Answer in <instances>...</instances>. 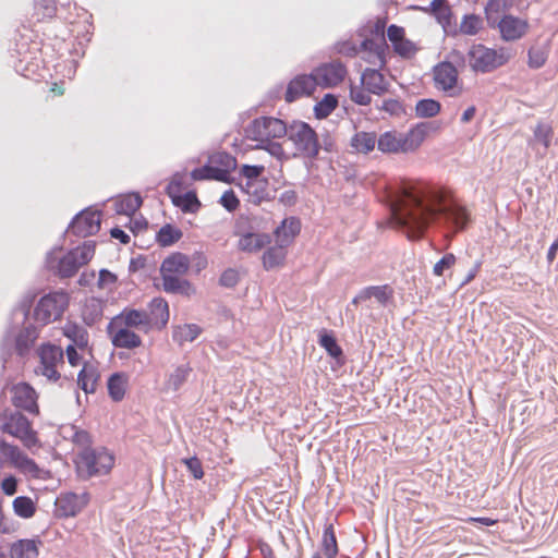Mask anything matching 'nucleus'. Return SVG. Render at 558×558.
<instances>
[{
    "label": "nucleus",
    "mask_w": 558,
    "mask_h": 558,
    "mask_svg": "<svg viewBox=\"0 0 558 558\" xmlns=\"http://www.w3.org/2000/svg\"><path fill=\"white\" fill-rule=\"evenodd\" d=\"M395 197L391 208L395 225L416 236L434 222H444L456 230H462L468 225L465 208L448 201L444 192L402 182Z\"/></svg>",
    "instance_id": "1"
},
{
    "label": "nucleus",
    "mask_w": 558,
    "mask_h": 558,
    "mask_svg": "<svg viewBox=\"0 0 558 558\" xmlns=\"http://www.w3.org/2000/svg\"><path fill=\"white\" fill-rule=\"evenodd\" d=\"M96 242L93 240L85 241L82 246L70 250L63 257L57 258V247L47 253L46 263L49 269H56V275L61 279L72 278L78 269L86 265L94 256Z\"/></svg>",
    "instance_id": "2"
},
{
    "label": "nucleus",
    "mask_w": 558,
    "mask_h": 558,
    "mask_svg": "<svg viewBox=\"0 0 558 558\" xmlns=\"http://www.w3.org/2000/svg\"><path fill=\"white\" fill-rule=\"evenodd\" d=\"M294 147V157H302L314 161L320 151V140L316 131L306 122L293 120L289 124L287 135Z\"/></svg>",
    "instance_id": "3"
},
{
    "label": "nucleus",
    "mask_w": 558,
    "mask_h": 558,
    "mask_svg": "<svg viewBox=\"0 0 558 558\" xmlns=\"http://www.w3.org/2000/svg\"><path fill=\"white\" fill-rule=\"evenodd\" d=\"M113 464L114 458L106 448H85L77 454L76 469L80 476L90 478L107 474Z\"/></svg>",
    "instance_id": "4"
},
{
    "label": "nucleus",
    "mask_w": 558,
    "mask_h": 558,
    "mask_svg": "<svg viewBox=\"0 0 558 558\" xmlns=\"http://www.w3.org/2000/svg\"><path fill=\"white\" fill-rule=\"evenodd\" d=\"M37 338L38 330L32 324L25 326L16 335H13L11 330H8L3 336L0 347V357L3 362V365L12 356L13 352H15L21 357L26 356Z\"/></svg>",
    "instance_id": "5"
},
{
    "label": "nucleus",
    "mask_w": 558,
    "mask_h": 558,
    "mask_svg": "<svg viewBox=\"0 0 558 558\" xmlns=\"http://www.w3.org/2000/svg\"><path fill=\"white\" fill-rule=\"evenodd\" d=\"M69 306V294L65 291L50 292L40 298L35 310L34 319L43 326L59 319Z\"/></svg>",
    "instance_id": "6"
},
{
    "label": "nucleus",
    "mask_w": 558,
    "mask_h": 558,
    "mask_svg": "<svg viewBox=\"0 0 558 558\" xmlns=\"http://www.w3.org/2000/svg\"><path fill=\"white\" fill-rule=\"evenodd\" d=\"M244 131L247 138L264 143L268 142V140L287 136L289 124L278 118L260 117L254 119Z\"/></svg>",
    "instance_id": "7"
},
{
    "label": "nucleus",
    "mask_w": 558,
    "mask_h": 558,
    "mask_svg": "<svg viewBox=\"0 0 558 558\" xmlns=\"http://www.w3.org/2000/svg\"><path fill=\"white\" fill-rule=\"evenodd\" d=\"M469 63L473 71L489 73L506 64L510 56L504 49L499 51L487 48L483 45L473 46L469 52Z\"/></svg>",
    "instance_id": "8"
},
{
    "label": "nucleus",
    "mask_w": 558,
    "mask_h": 558,
    "mask_svg": "<svg viewBox=\"0 0 558 558\" xmlns=\"http://www.w3.org/2000/svg\"><path fill=\"white\" fill-rule=\"evenodd\" d=\"M2 430L20 438L27 447H32L37 442L36 433L33 430L31 422L19 411L4 414Z\"/></svg>",
    "instance_id": "9"
},
{
    "label": "nucleus",
    "mask_w": 558,
    "mask_h": 558,
    "mask_svg": "<svg viewBox=\"0 0 558 558\" xmlns=\"http://www.w3.org/2000/svg\"><path fill=\"white\" fill-rule=\"evenodd\" d=\"M38 356L40 364L37 373L45 376L51 381H57L60 378V373L57 367L59 364L63 365V350L61 347L52 343H44L38 349Z\"/></svg>",
    "instance_id": "10"
},
{
    "label": "nucleus",
    "mask_w": 558,
    "mask_h": 558,
    "mask_svg": "<svg viewBox=\"0 0 558 558\" xmlns=\"http://www.w3.org/2000/svg\"><path fill=\"white\" fill-rule=\"evenodd\" d=\"M100 216L101 213L99 210L84 209L74 216L66 232L80 238L96 234L100 229Z\"/></svg>",
    "instance_id": "11"
},
{
    "label": "nucleus",
    "mask_w": 558,
    "mask_h": 558,
    "mask_svg": "<svg viewBox=\"0 0 558 558\" xmlns=\"http://www.w3.org/2000/svg\"><path fill=\"white\" fill-rule=\"evenodd\" d=\"M435 86L449 93V96H457L456 86L459 78V73L451 61H442L436 64L433 69Z\"/></svg>",
    "instance_id": "12"
},
{
    "label": "nucleus",
    "mask_w": 558,
    "mask_h": 558,
    "mask_svg": "<svg viewBox=\"0 0 558 558\" xmlns=\"http://www.w3.org/2000/svg\"><path fill=\"white\" fill-rule=\"evenodd\" d=\"M317 85L333 87L341 83L347 75V68L340 61H332L317 66L313 71Z\"/></svg>",
    "instance_id": "13"
},
{
    "label": "nucleus",
    "mask_w": 558,
    "mask_h": 558,
    "mask_svg": "<svg viewBox=\"0 0 558 558\" xmlns=\"http://www.w3.org/2000/svg\"><path fill=\"white\" fill-rule=\"evenodd\" d=\"M124 325L128 328H137L141 330L148 331L149 324L146 315V310H136L125 307L119 315L113 317L108 324V333H112V329L117 326Z\"/></svg>",
    "instance_id": "14"
},
{
    "label": "nucleus",
    "mask_w": 558,
    "mask_h": 558,
    "mask_svg": "<svg viewBox=\"0 0 558 558\" xmlns=\"http://www.w3.org/2000/svg\"><path fill=\"white\" fill-rule=\"evenodd\" d=\"M12 404L21 410L31 414H38L39 408L37 404V392L27 383H19L11 388Z\"/></svg>",
    "instance_id": "15"
},
{
    "label": "nucleus",
    "mask_w": 558,
    "mask_h": 558,
    "mask_svg": "<svg viewBox=\"0 0 558 558\" xmlns=\"http://www.w3.org/2000/svg\"><path fill=\"white\" fill-rule=\"evenodd\" d=\"M88 501L89 496L87 493L78 495L70 492L61 494L56 500V506L60 517L69 518L80 513Z\"/></svg>",
    "instance_id": "16"
},
{
    "label": "nucleus",
    "mask_w": 558,
    "mask_h": 558,
    "mask_svg": "<svg viewBox=\"0 0 558 558\" xmlns=\"http://www.w3.org/2000/svg\"><path fill=\"white\" fill-rule=\"evenodd\" d=\"M316 86L317 83L313 73L296 75L288 84L284 100L291 104L303 96H310L316 89Z\"/></svg>",
    "instance_id": "17"
},
{
    "label": "nucleus",
    "mask_w": 558,
    "mask_h": 558,
    "mask_svg": "<svg viewBox=\"0 0 558 558\" xmlns=\"http://www.w3.org/2000/svg\"><path fill=\"white\" fill-rule=\"evenodd\" d=\"M496 27H498L504 40L513 41L525 35L529 24L525 20L513 15H504L499 21H497Z\"/></svg>",
    "instance_id": "18"
},
{
    "label": "nucleus",
    "mask_w": 558,
    "mask_h": 558,
    "mask_svg": "<svg viewBox=\"0 0 558 558\" xmlns=\"http://www.w3.org/2000/svg\"><path fill=\"white\" fill-rule=\"evenodd\" d=\"M240 187L248 196L247 201L254 205H259L262 202L270 201L275 197L271 195L269 182L266 178L256 181H245L244 184H240Z\"/></svg>",
    "instance_id": "19"
},
{
    "label": "nucleus",
    "mask_w": 558,
    "mask_h": 558,
    "mask_svg": "<svg viewBox=\"0 0 558 558\" xmlns=\"http://www.w3.org/2000/svg\"><path fill=\"white\" fill-rule=\"evenodd\" d=\"M148 317L149 328L162 329L169 322V305L168 302L162 298H154L146 311Z\"/></svg>",
    "instance_id": "20"
},
{
    "label": "nucleus",
    "mask_w": 558,
    "mask_h": 558,
    "mask_svg": "<svg viewBox=\"0 0 558 558\" xmlns=\"http://www.w3.org/2000/svg\"><path fill=\"white\" fill-rule=\"evenodd\" d=\"M191 266L190 257L181 252H174L163 259L160 266L161 276H184Z\"/></svg>",
    "instance_id": "21"
},
{
    "label": "nucleus",
    "mask_w": 558,
    "mask_h": 558,
    "mask_svg": "<svg viewBox=\"0 0 558 558\" xmlns=\"http://www.w3.org/2000/svg\"><path fill=\"white\" fill-rule=\"evenodd\" d=\"M361 85L371 94L380 96L388 92L389 84L383 73L376 69H365L361 75Z\"/></svg>",
    "instance_id": "22"
},
{
    "label": "nucleus",
    "mask_w": 558,
    "mask_h": 558,
    "mask_svg": "<svg viewBox=\"0 0 558 558\" xmlns=\"http://www.w3.org/2000/svg\"><path fill=\"white\" fill-rule=\"evenodd\" d=\"M271 243L268 233L245 232L238 241V248L245 253H257Z\"/></svg>",
    "instance_id": "23"
},
{
    "label": "nucleus",
    "mask_w": 558,
    "mask_h": 558,
    "mask_svg": "<svg viewBox=\"0 0 558 558\" xmlns=\"http://www.w3.org/2000/svg\"><path fill=\"white\" fill-rule=\"evenodd\" d=\"M111 342L116 348L135 349L142 344L141 337L128 327L117 326L112 329Z\"/></svg>",
    "instance_id": "24"
},
{
    "label": "nucleus",
    "mask_w": 558,
    "mask_h": 558,
    "mask_svg": "<svg viewBox=\"0 0 558 558\" xmlns=\"http://www.w3.org/2000/svg\"><path fill=\"white\" fill-rule=\"evenodd\" d=\"M162 278V289L167 293L179 294L183 296H192L195 294V288L187 280L182 278V276H161Z\"/></svg>",
    "instance_id": "25"
},
{
    "label": "nucleus",
    "mask_w": 558,
    "mask_h": 558,
    "mask_svg": "<svg viewBox=\"0 0 558 558\" xmlns=\"http://www.w3.org/2000/svg\"><path fill=\"white\" fill-rule=\"evenodd\" d=\"M301 222L295 217L286 218L275 229L274 234L278 243L290 245L293 239L300 233Z\"/></svg>",
    "instance_id": "26"
},
{
    "label": "nucleus",
    "mask_w": 558,
    "mask_h": 558,
    "mask_svg": "<svg viewBox=\"0 0 558 558\" xmlns=\"http://www.w3.org/2000/svg\"><path fill=\"white\" fill-rule=\"evenodd\" d=\"M428 125L426 122H421L405 134H401L403 153L414 151L421 146L427 135Z\"/></svg>",
    "instance_id": "27"
},
{
    "label": "nucleus",
    "mask_w": 558,
    "mask_h": 558,
    "mask_svg": "<svg viewBox=\"0 0 558 558\" xmlns=\"http://www.w3.org/2000/svg\"><path fill=\"white\" fill-rule=\"evenodd\" d=\"M318 343L326 350L328 355L336 360L339 366L345 363L342 348L338 344L336 337L332 332L324 330L319 335Z\"/></svg>",
    "instance_id": "28"
},
{
    "label": "nucleus",
    "mask_w": 558,
    "mask_h": 558,
    "mask_svg": "<svg viewBox=\"0 0 558 558\" xmlns=\"http://www.w3.org/2000/svg\"><path fill=\"white\" fill-rule=\"evenodd\" d=\"M202 332L203 328L197 324L178 325L172 329V339L182 347L185 342H193Z\"/></svg>",
    "instance_id": "29"
},
{
    "label": "nucleus",
    "mask_w": 558,
    "mask_h": 558,
    "mask_svg": "<svg viewBox=\"0 0 558 558\" xmlns=\"http://www.w3.org/2000/svg\"><path fill=\"white\" fill-rule=\"evenodd\" d=\"M104 315V303L98 298L87 299L83 310L82 317L87 326H93L101 319Z\"/></svg>",
    "instance_id": "30"
},
{
    "label": "nucleus",
    "mask_w": 558,
    "mask_h": 558,
    "mask_svg": "<svg viewBox=\"0 0 558 558\" xmlns=\"http://www.w3.org/2000/svg\"><path fill=\"white\" fill-rule=\"evenodd\" d=\"M63 335L72 341L71 344L84 349L88 344V332L76 323L68 322L62 328Z\"/></svg>",
    "instance_id": "31"
},
{
    "label": "nucleus",
    "mask_w": 558,
    "mask_h": 558,
    "mask_svg": "<svg viewBox=\"0 0 558 558\" xmlns=\"http://www.w3.org/2000/svg\"><path fill=\"white\" fill-rule=\"evenodd\" d=\"M377 147L383 153L396 154L403 153V144L401 134L387 131L377 138Z\"/></svg>",
    "instance_id": "32"
},
{
    "label": "nucleus",
    "mask_w": 558,
    "mask_h": 558,
    "mask_svg": "<svg viewBox=\"0 0 558 558\" xmlns=\"http://www.w3.org/2000/svg\"><path fill=\"white\" fill-rule=\"evenodd\" d=\"M191 177L195 181L202 180H216L219 182L229 183L227 180V171L220 170L217 166L205 165L199 168H195L191 172Z\"/></svg>",
    "instance_id": "33"
},
{
    "label": "nucleus",
    "mask_w": 558,
    "mask_h": 558,
    "mask_svg": "<svg viewBox=\"0 0 558 558\" xmlns=\"http://www.w3.org/2000/svg\"><path fill=\"white\" fill-rule=\"evenodd\" d=\"M143 204V199L137 193H130L116 201V211L119 215L132 216Z\"/></svg>",
    "instance_id": "34"
},
{
    "label": "nucleus",
    "mask_w": 558,
    "mask_h": 558,
    "mask_svg": "<svg viewBox=\"0 0 558 558\" xmlns=\"http://www.w3.org/2000/svg\"><path fill=\"white\" fill-rule=\"evenodd\" d=\"M10 558H35L38 549L34 539H20L10 546Z\"/></svg>",
    "instance_id": "35"
},
{
    "label": "nucleus",
    "mask_w": 558,
    "mask_h": 558,
    "mask_svg": "<svg viewBox=\"0 0 558 558\" xmlns=\"http://www.w3.org/2000/svg\"><path fill=\"white\" fill-rule=\"evenodd\" d=\"M286 247L282 243H278L268 247L263 255V266L266 270L278 267L286 259Z\"/></svg>",
    "instance_id": "36"
},
{
    "label": "nucleus",
    "mask_w": 558,
    "mask_h": 558,
    "mask_svg": "<svg viewBox=\"0 0 558 558\" xmlns=\"http://www.w3.org/2000/svg\"><path fill=\"white\" fill-rule=\"evenodd\" d=\"M511 7V0H488L485 5V15L489 27L495 28L499 15Z\"/></svg>",
    "instance_id": "37"
},
{
    "label": "nucleus",
    "mask_w": 558,
    "mask_h": 558,
    "mask_svg": "<svg viewBox=\"0 0 558 558\" xmlns=\"http://www.w3.org/2000/svg\"><path fill=\"white\" fill-rule=\"evenodd\" d=\"M183 236V232L171 223H166L156 233V242L161 247H168L177 243Z\"/></svg>",
    "instance_id": "38"
},
{
    "label": "nucleus",
    "mask_w": 558,
    "mask_h": 558,
    "mask_svg": "<svg viewBox=\"0 0 558 558\" xmlns=\"http://www.w3.org/2000/svg\"><path fill=\"white\" fill-rule=\"evenodd\" d=\"M128 378L123 373H113L107 383L109 397L119 402L124 398Z\"/></svg>",
    "instance_id": "39"
},
{
    "label": "nucleus",
    "mask_w": 558,
    "mask_h": 558,
    "mask_svg": "<svg viewBox=\"0 0 558 558\" xmlns=\"http://www.w3.org/2000/svg\"><path fill=\"white\" fill-rule=\"evenodd\" d=\"M320 548L326 558H335L338 555L337 537L331 523L324 527Z\"/></svg>",
    "instance_id": "40"
},
{
    "label": "nucleus",
    "mask_w": 558,
    "mask_h": 558,
    "mask_svg": "<svg viewBox=\"0 0 558 558\" xmlns=\"http://www.w3.org/2000/svg\"><path fill=\"white\" fill-rule=\"evenodd\" d=\"M98 374L95 367L85 364L77 376V385L85 393H93L96 389Z\"/></svg>",
    "instance_id": "41"
},
{
    "label": "nucleus",
    "mask_w": 558,
    "mask_h": 558,
    "mask_svg": "<svg viewBox=\"0 0 558 558\" xmlns=\"http://www.w3.org/2000/svg\"><path fill=\"white\" fill-rule=\"evenodd\" d=\"M376 143L377 137L374 132H357L351 140V146L363 154L372 151Z\"/></svg>",
    "instance_id": "42"
},
{
    "label": "nucleus",
    "mask_w": 558,
    "mask_h": 558,
    "mask_svg": "<svg viewBox=\"0 0 558 558\" xmlns=\"http://www.w3.org/2000/svg\"><path fill=\"white\" fill-rule=\"evenodd\" d=\"M549 50V43L532 46L527 51L529 66L531 69L542 68L548 59Z\"/></svg>",
    "instance_id": "43"
},
{
    "label": "nucleus",
    "mask_w": 558,
    "mask_h": 558,
    "mask_svg": "<svg viewBox=\"0 0 558 558\" xmlns=\"http://www.w3.org/2000/svg\"><path fill=\"white\" fill-rule=\"evenodd\" d=\"M429 10L442 26L451 25L452 11L447 0H433Z\"/></svg>",
    "instance_id": "44"
},
{
    "label": "nucleus",
    "mask_w": 558,
    "mask_h": 558,
    "mask_svg": "<svg viewBox=\"0 0 558 558\" xmlns=\"http://www.w3.org/2000/svg\"><path fill=\"white\" fill-rule=\"evenodd\" d=\"M553 134V128L548 123L538 122L533 130V140L530 142V144H542L544 147L542 156H544L550 146Z\"/></svg>",
    "instance_id": "45"
},
{
    "label": "nucleus",
    "mask_w": 558,
    "mask_h": 558,
    "mask_svg": "<svg viewBox=\"0 0 558 558\" xmlns=\"http://www.w3.org/2000/svg\"><path fill=\"white\" fill-rule=\"evenodd\" d=\"M171 197L172 203L183 213H195L201 207V203L195 192L189 191L182 195Z\"/></svg>",
    "instance_id": "46"
},
{
    "label": "nucleus",
    "mask_w": 558,
    "mask_h": 558,
    "mask_svg": "<svg viewBox=\"0 0 558 558\" xmlns=\"http://www.w3.org/2000/svg\"><path fill=\"white\" fill-rule=\"evenodd\" d=\"M441 110L439 101L432 98H424L416 102L415 114L418 118H434Z\"/></svg>",
    "instance_id": "47"
},
{
    "label": "nucleus",
    "mask_w": 558,
    "mask_h": 558,
    "mask_svg": "<svg viewBox=\"0 0 558 558\" xmlns=\"http://www.w3.org/2000/svg\"><path fill=\"white\" fill-rule=\"evenodd\" d=\"M338 106V98L333 94H326L320 101L314 106V114L317 119H325L332 113Z\"/></svg>",
    "instance_id": "48"
},
{
    "label": "nucleus",
    "mask_w": 558,
    "mask_h": 558,
    "mask_svg": "<svg viewBox=\"0 0 558 558\" xmlns=\"http://www.w3.org/2000/svg\"><path fill=\"white\" fill-rule=\"evenodd\" d=\"M13 509L16 515L28 519L36 512V505L31 497L19 496L13 500Z\"/></svg>",
    "instance_id": "49"
},
{
    "label": "nucleus",
    "mask_w": 558,
    "mask_h": 558,
    "mask_svg": "<svg viewBox=\"0 0 558 558\" xmlns=\"http://www.w3.org/2000/svg\"><path fill=\"white\" fill-rule=\"evenodd\" d=\"M192 373L189 364L179 365L168 378V387L173 391L179 390Z\"/></svg>",
    "instance_id": "50"
},
{
    "label": "nucleus",
    "mask_w": 558,
    "mask_h": 558,
    "mask_svg": "<svg viewBox=\"0 0 558 558\" xmlns=\"http://www.w3.org/2000/svg\"><path fill=\"white\" fill-rule=\"evenodd\" d=\"M211 161L214 163H216L217 167L220 168V170L227 171V180L230 183L231 182L230 172L233 171L238 166L236 158L233 157L229 153L221 151V153H217L216 155H214L211 157Z\"/></svg>",
    "instance_id": "51"
},
{
    "label": "nucleus",
    "mask_w": 558,
    "mask_h": 558,
    "mask_svg": "<svg viewBox=\"0 0 558 558\" xmlns=\"http://www.w3.org/2000/svg\"><path fill=\"white\" fill-rule=\"evenodd\" d=\"M482 27V20L476 14H466L464 15L461 25L460 31L462 34L465 35H475L478 33V31Z\"/></svg>",
    "instance_id": "52"
},
{
    "label": "nucleus",
    "mask_w": 558,
    "mask_h": 558,
    "mask_svg": "<svg viewBox=\"0 0 558 558\" xmlns=\"http://www.w3.org/2000/svg\"><path fill=\"white\" fill-rule=\"evenodd\" d=\"M350 98L360 106H367L372 102L371 93L363 86L350 85Z\"/></svg>",
    "instance_id": "53"
},
{
    "label": "nucleus",
    "mask_w": 558,
    "mask_h": 558,
    "mask_svg": "<svg viewBox=\"0 0 558 558\" xmlns=\"http://www.w3.org/2000/svg\"><path fill=\"white\" fill-rule=\"evenodd\" d=\"M71 440L74 445L82 447V450L85 448H92V436L85 429H80L76 426L71 427Z\"/></svg>",
    "instance_id": "54"
},
{
    "label": "nucleus",
    "mask_w": 558,
    "mask_h": 558,
    "mask_svg": "<svg viewBox=\"0 0 558 558\" xmlns=\"http://www.w3.org/2000/svg\"><path fill=\"white\" fill-rule=\"evenodd\" d=\"M0 452L15 465H17L25 456L17 446L8 444L4 440L0 442Z\"/></svg>",
    "instance_id": "55"
},
{
    "label": "nucleus",
    "mask_w": 558,
    "mask_h": 558,
    "mask_svg": "<svg viewBox=\"0 0 558 558\" xmlns=\"http://www.w3.org/2000/svg\"><path fill=\"white\" fill-rule=\"evenodd\" d=\"M34 295H26L22 299V301L16 305V307L13 310V317L14 319H17V316H21V323L25 324V322L28 318L31 307L34 302Z\"/></svg>",
    "instance_id": "56"
},
{
    "label": "nucleus",
    "mask_w": 558,
    "mask_h": 558,
    "mask_svg": "<svg viewBox=\"0 0 558 558\" xmlns=\"http://www.w3.org/2000/svg\"><path fill=\"white\" fill-rule=\"evenodd\" d=\"M373 298L380 305L386 306L393 298V289L388 284L373 286Z\"/></svg>",
    "instance_id": "57"
},
{
    "label": "nucleus",
    "mask_w": 558,
    "mask_h": 558,
    "mask_svg": "<svg viewBox=\"0 0 558 558\" xmlns=\"http://www.w3.org/2000/svg\"><path fill=\"white\" fill-rule=\"evenodd\" d=\"M393 50L400 57L410 59L417 52L418 48L413 41L404 37L400 43L395 45Z\"/></svg>",
    "instance_id": "58"
},
{
    "label": "nucleus",
    "mask_w": 558,
    "mask_h": 558,
    "mask_svg": "<svg viewBox=\"0 0 558 558\" xmlns=\"http://www.w3.org/2000/svg\"><path fill=\"white\" fill-rule=\"evenodd\" d=\"M265 171L263 165H243L240 169V174L245 178V181H256L262 179Z\"/></svg>",
    "instance_id": "59"
},
{
    "label": "nucleus",
    "mask_w": 558,
    "mask_h": 558,
    "mask_svg": "<svg viewBox=\"0 0 558 558\" xmlns=\"http://www.w3.org/2000/svg\"><path fill=\"white\" fill-rule=\"evenodd\" d=\"M457 262V257L452 253L445 254L433 268V274L435 276H442L445 270L450 269Z\"/></svg>",
    "instance_id": "60"
},
{
    "label": "nucleus",
    "mask_w": 558,
    "mask_h": 558,
    "mask_svg": "<svg viewBox=\"0 0 558 558\" xmlns=\"http://www.w3.org/2000/svg\"><path fill=\"white\" fill-rule=\"evenodd\" d=\"M219 203L221 204V206L228 210L229 213H232L234 211L235 209H238V207L240 206V201L239 198L236 197L235 193L233 192V190H228L226 191L221 197H220V201Z\"/></svg>",
    "instance_id": "61"
},
{
    "label": "nucleus",
    "mask_w": 558,
    "mask_h": 558,
    "mask_svg": "<svg viewBox=\"0 0 558 558\" xmlns=\"http://www.w3.org/2000/svg\"><path fill=\"white\" fill-rule=\"evenodd\" d=\"M189 472L194 478L201 480L204 476L203 465L197 457L185 458L182 460Z\"/></svg>",
    "instance_id": "62"
},
{
    "label": "nucleus",
    "mask_w": 558,
    "mask_h": 558,
    "mask_svg": "<svg viewBox=\"0 0 558 558\" xmlns=\"http://www.w3.org/2000/svg\"><path fill=\"white\" fill-rule=\"evenodd\" d=\"M377 108L388 112L391 116H401L404 113V107L402 102L397 99L384 100L381 106H377Z\"/></svg>",
    "instance_id": "63"
},
{
    "label": "nucleus",
    "mask_w": 558,
    "mask_h": 558,
    "mask_svg": "<svg viewBox=\"0 0 558 558\" xmlns=\"http://www.w3.org/2000/svg\"><path fill=\"white\" fill-rule=\"evenodd\" d=\"M239 282V272L233 268L226 269L220 278L219 283L225 288H234Z\"/></svg>",
    "instance_id": "64"
}]
</instances>
